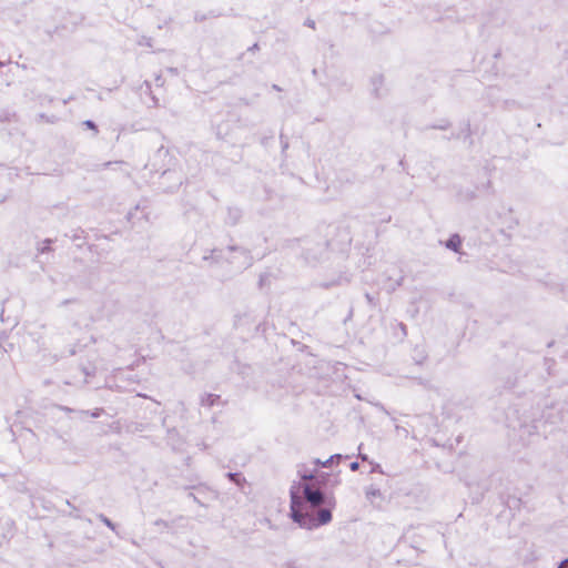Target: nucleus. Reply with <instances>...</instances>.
Masks as SVG:
<instances>
[{
  "instance_id": "obj_1",
  "label": "nucleus",
  "mask_w": 568,
  "mask_h": 568,
  "mask_svg": "<svg viewBox=\"0 0 568 568\" xmlns=\"http://www.w3.org/2000/svg\"><path fill=\"white\" fill-rule=\"evenodd\" d=\"M290 497H291V518L293 519V501L296 499L298 504H302L303 510L302 515L305 511L306 507H318L324 503V495L318 489H312L307 483L302 481H293L290 487Z\"/></svg>"
},
{
  "instance_id": "obj_2",
  "label": "nucleus",
  "mask_w": 568,
  "mask_h": 568,
  "mask_svg": "<svg viewBox=\"0 0 568 568\" xmlns=\"http://www.w3.org/2000/svg\"><path fill=\"white\" fill-rule=\"evenodd\" d=\"M302 504H298L296 499L293 501V521L296 523L301 528L313 530L320 526L327 525L332 520V513L328 508L317 510L314 516L302 515Z\"/></svg>"
},
{
  "instance_id": "obj_3",
  "label": "nucleus",
  "mask_w": 568,
  "mask_h": 568,
  "mask_svg": "<svg viewBox=\"0 0 568 568\" xmlns=\"http://www.w3.org/2000/svg\"><path fill=\"white\" fill-rule=\"evenodd\" d=\"M233 255L231 256V262L236 264L237 270H243L252 264V257L244 250L240 248H231Z\"/></svg>"
},
{
  "instance_id": "obj_4",
  "label": "nucleus",
  "mask_w": 568,
  "mask_h": 568,
  "mask_svg": "<svg viewBox=\"0 0 568 568\" xmlns=\"http://www.w3.org/2000/svg\"><path fill=\"white\" fill-rule=\"evenodd\" d=\"M316 471L317 467L315 465H313V467H310L307 464H300L297 466V475L301 478L300 481L302 483L313 479L315 477Z\"/></svg>"
},
{
  "instance_id": "obj_5",
  "label": "nucleus",
  "mask_w": 568,
  "mask_h": 568,
  "mask_svg": "<svg viewBox=\"0 0 568 568\" xmlns=\"http://www.w3.org/2000/svg\"><path fill=\"white\" fill-rule=\"evenodd\" d=\"M365 496L373 504L375 499L382 498V493L376 486L371 485L366 487Z\"/></svg>"
},
{
  "instance_id": "obj_6",
  "label": "nucleus",
  "mask_w": 568,
  "mask_h": 568,
  "mask_svg": "<svg viewBox=\"0 0 568 568\" xmlns=\"http://www.w3.org/2000/svg\"><path fill=\"white\" fill-rule=\"evenodd\" d=\"M339 460L342 459V455L339 454H336V455H333L331 456L329 458H327L326 460H321L320 458H314L312 460V465H315L316 467H329L334 460Z\"/></svg>"
},
{
  "instance_id": "obj_7",
  "label": "nucleus",
  "mask_w": 568,
  "mask_h": 568,
  "mask_svg": "<svg viewBox=\"0 0 568 568\" xmlns=\"http://www.w3.org/2000/svg\"><path fill=\"white\" fill-rule=\"evenodd\" d=\"M446 247L454 251L459 252V248L462 246V239L459 235L454 234L449 237V240L446 242Z\"/></svg>"
},
{
  "instance_id": "obj_8",
  "label": "nucleus",
  "mask_w": 568,
  "mask_h": 568,
  "mask_svg": "<svg viewBox=\"0 0 568 568\" xmlns=\"http://www.w3.org/2000/svg\"><path fill=\"white\" fill-rule=\"evenodd\" d=\"M102 521L104 523L105 526H108L109 528L114 530V525L112 524V521L109 518L102 517Z\"/></svg>"
},
{
  "instance_id": "obj_9",
  "label": "nucleus",
  "mask_w": 568,
  "mask_h": 568,
  "mask_svg": "<svg viewBox=\"0 0 568 568\" xmlns=\"http://www.w3.org/2000/svg\"><path fill=\"white\" fill-rule=\"evenodd\" d=\"M314 510H315V507H306L304 514H305V516H314V514H313Z\"/></svg>"
},
{
  "instance_id": "obj_10",
  "label": "nucleus",
  "mask_w": 568,
  "mask_h": 568,
  "mask_svg": "<svg viewBox=\"0 0 568 568\" xmlns=\"http://www.w3.org/2000/svg\"><path fill=\"white\" fill-rule=\"evenodd\" d=\"M359 465L357 462H354L349 465L351 470L356 471L358 469Z\"/></svg>"
},
{
  "instance_id": "obj_11",
  "label": "nucleus",
  "mask_w": 568,
  "mask_h": 568,
  "mask_svg": "<svg viewBox=\"0 0 568 568\" xmlns=\"http://www.w3.org/2000/svg\"><path fill=\"white\" fill-rule=\"evenodd\" d=\"M567 566H568V559H565V560H562V561L559 564L558 568H567Z\"/></svg>"
},
{
  "instance_id": "obj_12",
  "label": "nucleus",
  "mask_w": 568,
  "mask_h": 568,
  "mask_svg": "<svg viewBox=\"0 0 568 568\" xmlns=\"http://www.w3.org/2000/svg\"><path fill=\"white\" fill-rule=\"evenodd\" d=\"M227 476L230 477V479H231V480H234V481H236V483H237V479H236V478H237V476H239L237 474H232V473H230V474H227Z\"/></svg>"
},
{
  "instance_id": "obj_13",
  "label": "nucleus",
  "mask_w": 568,
  "mask_h": 568,
  "mask_svg": "<svg viewBox=\"0 0 568 568\" xmlns=\"http://www.w3.org/2000/svg\"><path fill=\"white\" fill-rule=\"evenodd\" d=\"M359 458H361L362 460H367V456H366V455H363V454H359Z\"/></svg>"
},
{
  "instance_id": "obj_14",
  "label": "nucleus",
  "mask_w": 568,
  "mask_h": 568,
  "mask_svg": "<svg viewBox=\"0 0 568 568\" xmlns=\"http://www.w3.org/2000/svg\"><path fill=\"white\" fill-rule=\"evenodd\" d=\"M87 124H88V126H90V128H94V124H93V122H91V121H88V122H87Z\"/></svg>"
}]
</instances>
